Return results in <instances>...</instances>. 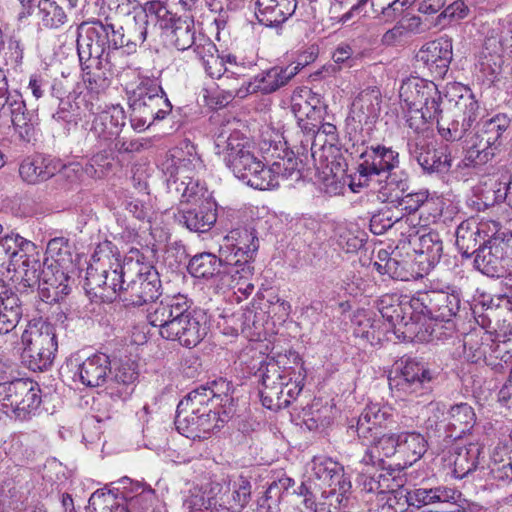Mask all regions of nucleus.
I'll return each instance as SVG.
<instances>
[{
  "label": "nucleus",
  "mask_w": 512,
  "mask_h": 512,
  "mask_svg": "<svg viewBox=\"0 0 512 512\" xmlns=\"http://www.w3.org/2000/svg\"><path fill=\"white\" fill-rule=\"evenodd\" d=\"M84 287L103 302L118 296L126 305L141 306L160 295L161 282L152 267L129 259L121 264L110 241L99 243L86 270Z\"/></svg>",
  "instance_id": "nucleus-1"
},
{
  "label": "nucleus",
  "mask_w": 512,
  "mask_h": 512,
  "mask_svg": "<svg viewBox=\"0 0 512 512\" xmlns=\"http://www.w3.org/2000/svg\"><path fill=\"white\" fill-rule=\"evenodd\" d=\"M399 93L407 106L406 122L418 135L427 129L430 121L436 120L438 132L446 141H459L480 114L474 94L463 86L453 87L447 95L455 108L454 118L450 121L441 116V94L433 82L409 81L402 84Z\"/></svg>",
  "instance_id": "nucleus-2"
},
{
  "label": "nucleus",
  "mask_w": 512,
  "mask_h": 512,
  "mask_svg": "<svg viewBox=\"0 0 512 512\" xmlns=\"http://www.w3.org/2000/svg\"><path fill=\"white\" fill-rule=\"evenodd\" d=\"M191 306L192 301L185 295L168 296L151 303L146 318L151 326L158 328L162 338L193 348L204 339L208 327L205 313Z\"/></svg>",
  "instance_id": "nucleus-3"
},
{
  "label": "nucleus",
  "mask_w": 512,
  "mask_h": 512,
  "mask_svg": "<svg viewBox=\"0 0 512 512\" xmlns=\"http://www.w3.org/2000/svg\"><path fill=\"white\" fill-rule=\"evenodd\" d=\"M400 167V154L392 147L382 144L366 146L360 154L357 172L351 176L349 187L354 193L369 187L375 177H385L387 187L407 190V173Z\"/></svg>",
  "instance_id": "nucleus-4"
},
{
  "label": "nucleus",
  "mask_w": 512,
  "mask_h": 512,
  "mask_svg": "<svg viewBox=\"0 0 512 512\" xmlns=\"http://www.w3.org/2000/svg\"><path fill=\"white\" fill-rule=\"evenodd\" d=\"M23 359L34 372L45 371L53 363L58 348L55 327L42 319L30 321L21 335Z\"/></svg>",
  "instance_id": "nucleus-5"
},
{
  "label": "nucleus",
  "mask_w": 512,
  "mask_h": 512,
  "mask_svg": "<svg viewBox=\"0 0 512 512\" xmlns=\"http://www.w3.org/2000/svg\"><path fill=\"white\" fill-rule=\"evenodd\" d=\"M382 317L392 326L406 327L407 333L413 334L420 342H437L450 338L455 330L452 320L440 321L434 317L423 315V318H417L407 315V305L398 303L390 307L380 309Z\"/></svg>",
  "instance_id": "nucleus-6"
},
{
  "label": "nucleus",
  "mask_w": 512,
  "mask_h": 512,
  "mask_svg": "<svg viewBox=\"0 0 512 512\" xmlns=\"http://www.w3.org/2000/svg\"><path fill=\"white\" fill-rule=\"evenodd\" d=\"M39 384L31 379L0 383V406L24 421L36 414L41 404Z\"/></svg>",
  "instance_id": "nucleus-7"
},
{
  "label": "nucleus",
  "mask_w": 512,
  "mask_h": 512,
  "mask_svg": "<svg viewBox=\"0 0 512 512\" xmlns=\"http://www.w3.org/2000/svg\"><path fill=\"white\" fill-rule=\"evenodd\" d=\"M132 110L141 114L143 123L151 125L172 111V104L157 79H142L132 93Z\"/></svg>",
  "instance_id": "nucleus-8"
},
{
  "label": "nucleus",
  "mask_w": 512,
  "mask_h": 512,
  "mask_svg": "<svg viewBox=\"0 0 512 512\" xmlns=\"http://www.w3.org/2000/svg\"><path fill=\"white\" fill-rule=\"evenodd\" d=\"M381 93L376 88L361 91L352 103L346 118V131L350 139L364 142L362 133L369 135L381 111Z\"/></svg>",
  "instance_id": "nucleus-9"
},
{
  "label": "nucleus",
  "mask_w": 512,
  "mask_h": 512,
  "mask_svg": "<svg viewBox=\"0 0 512 512\" xmlns=\"http://www.w3.org/2000/svg\"><path fill=\"white\" fill-rule=\"evenodd\" d=\"M405 304L407 311L412 309L422 315L447 321L452 320L459 313L461 294L455 287H447L446 290L419 292Z\"/></svg>",
  "instance_id": "nucleus-10"
},
{
  "label": "nucleus",
  "mask_w": 512,
  "mask_h": 512,
  "mask_svg": "<svg viewBox=\"0 0 512 512\" xmlns=\"http://www.w3.org/2000/svg\"><path fill=\"white\" fill-rule=\"evenodd\" d=\"M286 356L279 355L277 359L269 360L261 366V385L260 397L264 407L270 410H278L287 407V400H281L279 396L283 392V387L289 386L292 380V374H296L293 366L286 367Z\"/></svg>",
  "instance_id": "nucleus-11"
},
{
  "label": "nucleus",
  "mask_w": 512,
  "mask_h": 512,
  "mask_svg": "<svg viewBox=\"0 0 512 512\" xmlns=\"http://www.w3.org/2000/svg\"><path fill=\"white\" fill-rule=\"evenodd\" d=\"M180 151H175L171 159H167L163 164L167 177V187L170 192H175L181 198V202L202 204L209 201L207 198V189L199 180L184 175L186 172L185 159L180 155Z\"/></svg>",
  "instance_id": "nucleus-12"
},
{
  "label": "nucleus",
  "mask_w": 512,
  "mask_h": 512,
  "mask_svg": "<svg viewBox=\"0 0 512 512\" xmlns=\"http://www.w3.org/2000/svg\"><path fill=\"white\" fill-rule=\"evenodd\" d=\"M259 249V239L253 227L245 226L232 229L223 239L219 253L224 257L226 266L252 263Z\"/></svg>",
  "instance_id": "nucleus-13"
},
{
  "label": "nucleus",
  "mask_w": 512,
  "mask_h": 512,
  "mask_svg": "<svg viewBox=\"0 0 512 512\" xmlns=\"http://www.w3.org/2000/svg\"><path fill=\"white\" fill-rule=\"evenodd\" d=\"M474 267L488 277L503 276L512 263L509 239L494 238L482 242L474 256Z\"/></svg>",
  "instance_id": "nucleus-14"
},
{
  "label": "nucleus",
  "mask_w": 512,
  "mask_h": 512,
  "mask_svg": "<svg viewBox=\"0 0 512 512\" xmlns=\"http://www.w3.org/2000/svg\"><path fill=\"white\" fill-rule=\"evenodd\" d=\"M436 377L435 371L422 362L410 359L405 362L399 374L389 378V387L395 397L404 400L418 395Z\"/></svg>",
  "instance_id": "nucleus-15"
},
{
  "label": "nucleus",
  "mask_w": 512,
  "mask_h": 512,
  "mask_svg": "<svg viewBox=\"0 0 512 512\" xmlns=\"http://www.w3.org/2000/svg\"><path fill=\"white\" fill-rule=\"evenodd\" d=\"M215 152L223 157L234 175H243L240 171H244L245 164L253 163L255 157L254 145L239 132L230 133L227 137L219 134L215 139Z\"/></svg>",
  "instance_id": "nucleus-16"
},
{
  "label": "nucleus",
  "mask_w": 512,
  "mask_h": 512,
  "mask_svg": "<svg viewBox=\"0 0 512 512\" xmlns=\"http://www.w3.org/2000/svg\"><path fill=\"white\" fill-rule=\"evenodd\" d=\"M9 117L18 133L29 136L33 128V114L27 108L18 90H9L6 76L0 73V118Z\"/></svg>",
  "instance_id": "nucleus-17"
},
{
  "label": "nucleus",
  "mask_w": 512,
  "mask_h": 512,
  "mask_svg": "<svg viewBox=\"0 0 512 512\" xmlns=\"http://www.w3.org/2000/svg\"><path fill=\"white\" fill-rule=\"evenodd\" d=\"M107 32L101 21L82 25L77 37V52L82 70L101 66V58L106 51L104 39Z\"/></svg>",
  "instance_id": "nucleus-18"
},
{
  "label": "nucleus",
  "mask_w": 512,
  "mask_h": 512,
  "mask_svg": "<svg viewBox=\"0 0 512 512\" xmlns=\"http://www.w3.org/2000/svg\"><path fill=\"white\" fill-rule=\"evenodd\" d=\"M394 416V409L391 406L369 403L357 418L356 423L349 426V430L355 432L362 442L372 440V437L380 435L383 429L395 422Z\"/></svg>",
  "instance_id": "nucleus-19"
},
{
  "label": "nucleus",
  "mask_w": 512,
  "mask_h": 512,
  "mask_svg": "<svg viewBox=\"0 0 512 512\" xmlns=\"http://www.w3.org/2000/svg\"><path fill=\"white\" fill-rule=\"evenodd\" d=\"M160 8L162 5L159 2H149L144 7H136L134 13L126 17L123 26L130 51L135 52L137 47L146 40L150 29L157 22L160 24V16H158Z\"/></svg>",
  "instance_id": "nucleus-20"
},
{
  "label": "nucleus",
  "mask_w": 512,
  "mask_h": 512,
  "mask_svg": "<svg viewBox=\"0 0 512 512\" xmlns=\"http://www.w3.org/2000/svg\"><path fill=\"white\" fill-rule=\"evenodd\" d=\"M125 123L126 115L124 109L119 105L111 106L95 115L86 141H98L100 149L103 146H108L114 139L120 136Z\"/></svg>",
  "instance_id": "nucleus-21"
},
{
  "label": "nucleus",
  "mask_w": 512,
  "mask_h": 512,
  "mask_svg": "<svg viewBox=\"0 0 512 512\" xmlns=\"http://www.w3.org/2000/svg\"><path fill=\"white\" fill-rule=\"evenodd\" d=\"M407 151L424 171L446 172L451 167V158L446 149L435 148L420 135L408 138Z\"/></svg>",
  "instance_id": "nucleus-22"
},
{
  "label": "nucleus",
  "mask_w": 512,
  "mask_h": 512,
  "mask_svg": "<svg viewBox=\"0 0 512 512\" xmlns=\"http://www.w3.org/2000/svg\"><path fill=\"white\" fill-rule=\"evenodd\" d=\"M160 28L167 32L171 44L180 51L191 48L197 41L192 16H177L164 6L158 10Z\"/></svg>",
  "instance_id": "nucleus-23"
},
{
  "label": "nucleus",
  "mask_w": 512,
  "mask_h": 512,
  "mask_svg": "<svg viewBox=\"0 0 512 512\" xmlns=\"http://www.w3.org/2000/svg\"><path fill=\"white\" fill-rule=\"evenodd\" d=\"M422 214L411 216H394L389 209L382 210L372 216L370 220V230L375 235H381L388 229L395 228L400 232V243H410L412 236L420 233Z\"/></svg>",
  "instance_id": "nucleus-24"
},
{
  "label": "nucleus",
  "mask_w": 512,
  "mask_h": 512,
  "mask_svg": "<svg viewBox=\"0 0 512 512\" xmlns=\"http://www.w3.org/2000/svg\"><path fill=\"white\" fill-rule=\"evenodd\" d=\"M452 40L445 36L424 44L416 54V60L422 63L435 77L442 78L448 71L452 60Z\"/></svg>",
  "instance_id": "nucleus-25"
},
{
  "label": "nucleus",
  "mask_w": 512,
  "mask_h": 512,
  "mask_svg": "<svg viewBox=\"0 0 512 512\" xmlns=\"http://www.w3.org/2000/svg\"><path fill=\"white\" fill-rule=\"evenodd\" d=\"M224 421L225 419L220 417L219 411H204V413L201 411L197 414L176 415L175 417L178 432L193 440L208 438L211 432L219 429Z\"/></svg>",
  "instance_id": "nucleus-26"
},
{
  "label": "nucleus",
  "mask_w": 512,
  "mask_h": 512,
  "mask_svg": "<svg viewBox=\"0 0 512 512\" xmlns=\"http://www.w3.org/2000/svg\"><path fill=\"white\" fill-rule=\"evenodd\" d=\"M423 215V212L421 213ZM429 224V218L421 219L420 233L412 236L409 244L414 245V251L418 254V262L423 266L422 271H429L441 259L443 253V242L440 235L435 231L426 232V226Z\"/></svg>",
  "instance_id": "nucleus-27"
},
{
  "label": "nucleus",
  "mask_w": 512,
  "mask_h": 512,
  "mask_svg": "<svg viewBox=\"0 0 512 512\" xmlns=\"http://www.w3.org/2000/svg\"><path fill=\"white\" fill-rule=\"evenodd\" d=\"M324 104L320 95L310 89H301L291 97V112L297 120L298 127L314 126L317 128L323 115Z\"/></svg>",
  "instance_id": "nucleus-28"
},
{
  "label": "nucleus",
  "mask_w": 512,
  "mask_h": 512,
  "mask_svg": "<svg viewBox=\"0 0 512 512\" xmlns=\"http://www.w3.org/2000/svg\"><path fill=\"white\" fill-rule=\"evenodd\" d=\"M69 277L60 268L58 263H48L46 259L42 269V277L39 282L38 290L42 301L46 303H57L69 294Z\"/></svg>",
  "instance_id": "nucleus-29"
},
{
  "label": "nucleus",
  "mask_w": 512,
  "mask_h": 512,
  "mask_svg": "<svg viewBox=\"0 0 512 512\" xmlns=\"http://www.w3.org/2000/svg\"><path fill=\"white\" fill-rule=\"evenodd\" d=\"M221 491L218 495L221 512H241L249 503L252 485L250 481L239 476L219 482Z\"/></svg>",
  "instance_id": "nucleus-30"
},
{
  "label": "nucleus",
  "mask_w": 512,
  "mask_h": 512,
  "mask_svg": "<svg viewBox=\"0 0 512 512\" xmlns=\"http://www.w3.org/2000/svg\"><path fill=\"white\" fill-rule=\"evenodd\" d=\"M408 495L410 507L423 510H437L444 504L455 503L460 497V493L456 489L442 485L408 488Z\"/></svg>",
  "instance_id": "nucleus-31"
},
{
  "label": "nucleus",
  "mask_w": 512,
  "mask_h": 512,
  "mask_svg": "<svg viewBox=\"0 0 512 512\" xmlns=\"http://www.w3.org/2000/svg\"><path fill=\"white\" fill-rule=\"evenodd\" d=\"M111 373V361L104 353H95L77 366L74 379L86 387L96 388L104 385Z\"/></svg>",
  "instance_id": "nucleus-32"
},
{
  "label": "nucleus",
  "mask_w": 512,
  "mask_h": 512,
  "mask_svg": "<svg viewBox=\"0 0 512 512\" xmlns=\"http://www.w3.org/2000/svg\"><path fill=\"white\" fill-rule=\"evenodd\" d=\"M255 16L267 27H279L291 18L297 8V0H257Z\"/></svg>",
  "instance_id": "nucleus-33"
},
{
  "label": "nucleus",
  "mask_w": 512,
  "mask_h": 512,
  "mask_svg": "<svg viewBox=\"0 0 512 512\" xmlns=\"http://www.w3.org/2000/svg\"><path fill=\"white\" fill-rule=\"evenodd\" d=\"M476 423V414L468 403H457L447 410L445 437L461 439L469 433Z\"/></svg>",
  "instance_id": "nucleus-34"
},
{
  "label": "nucleus",
  "mask_w": 512,
  "mask_h": 512,
  "mask_svg": "<svg viewBox=\"0 0 512 512\" xmlns=\"http://www.w3.org/2000/svg\"><path fill=\"white\" fill-rule=\"evenodd\" d=\"M301 69V64H290L286 67H273L263 71L252 80L253 92L269 94L285 86Z\"/></svg>",
  "instance_id": "nucleus-35"
},
{
  "label": "nucleus",
  "mask_w": 512,
  "mask_h": 512,
  "mask_svg": "<svg viewBox=\"0 0 512 512\" xmlns=\"http://www.w3.org/2000/svg\"><path fill=\"white\" fill-rule=\"evenodd\" d=\"M62 168L63 164L57 159L36 156L23 160L19 168V174L25 182L36 184L48 180Z\"/></svg>",
  "instance_id": "nucleus-36"
},
{
  "label": "nucleus",
  "mask_w": 512,
  "mask_h": 512,
  "mask_svg": "<svg viewBox=\"0 0 512 512\" xmlns=\"http://www.w3.org/2000/svg\"><path fill=\"white\" fill-rule=\"evenodd\" d=\"M177 220L190 231L207 232L217 221L215 203L206 201L195 208L179 211Z\"/></svg>",
  "instance_id": "nucleus-37"
},
{
  "label": "nucleus",
  "mask_w": 512,
  "mask_h": 512,
  "mask_svg": "<svg viewBox=\"0 0 512 512\" xmlns=\"http://www.w3.org/2000/svg\"><path fill=\"white\" fill-rule=\"evenodd\" d=\"M244 70V66H239L234 62L225 75L219 79L218 87L225 94L224 99L227 102L235 97L243 99L254 93L252 80L243 73Z\"/></svg>",
  "instance_id": "nucleus-38"
},
{
  "label": "nucleus",
  "mask_w": 512,
  "mask_h": 512,
  "mask_svg": "<svg viewBox=\"0 0 512 512\" xmlns=\"http://www.w3.org/2000/svg\"><path fill=\"white\" fill-rule=\"evenodd\" d=\"M465 157L464 162L466 166H483L495 157L498 150L488 142L486 138L480 136L477 132H470V129L465 133Z\"/></svg>",
  "instance_id": "nucleus-39"
},
{
  "label": "nucleus",
  "mask_w": 512,
  "mask_h": 512,
  "mask_svg": "<svg viewBox=\"0 0 512 512\" xmlns=\"http://www.w3.org/2000/svg\"><path fill=\"white\" fill-rule=\"evenodd\" d=\"M219 482H210L202 488H194L184 500L183 506L188 512H221L218 495Z\"/></svg>",
  "instance_id": "nucleus-40"
},
{
  "label": "nucleus",
  "mask_w": 512,
  "mask_h": 512,
  "mask_svg": "<svg viewBox=\"0 0 512 512\" xmlns=\"http://www.w3.org/2000/svg\"><path fill=\"white\" fill-rule=\"evenodd\" d=\"M483 446L478 443H469L464 447H457L451 454L449 464L453 466L452 473L455 478L462 479L475 471L480 464Z\"/></svg>",
  "instance_id": "nucleus-41"
},
{
  "label": "nucleus",
  "mask_w": 512,
  "mask_h": 512,
  "mask_svg": "<svg viewBox=\"0 0 512 512\" xmlns=\"http://www.w3.org/2000/svg\"><path fill=\"white\" fill-rule=\"evenodd\" d=\"M224 257H219L209 252H203L193 256L187 266L188 272L195 278L212 279L227 273Z\"/></svg>",
  "instance_id": "nucleus-42"
},
{
  "label": "nucleus",
  "mask_w": 512,
  "mask_h": 512,
  "mask_svg": "<svg viewBox=\"0 0 512 512\" xmlns=\"http://www.w3.org/2000/svg\"><path fill=\"white\" fill-rule=\"evenodd\" d=\"M24 245L29 246L30 242L19 235L12 234L0 238V275L14 271L18 267L19 260L24 257Z\"/></svg>",
  "instance_id": "nucleus-43"
},
{
  "label": "nucleus",
  "mask_w": 512,
  "mask_h": 512,
  "mask_svg": "<svg viewBox=\"0 0 512 512\" xmlns=\"http://www.w3.org/2000/svg\"><path fill=\"white\" fill-rule=\"evenodd\" d=\"M245 164L243 175H235L246 185L258 190H270L276 188L275 175L266 167L256 156L253 157V163Z\"/></svg>",
  "instance_id": "nucleus-44"
},
{
  "label": "nucleus",
  "mask_w": 512,
  "mask_h": 512,
  "mask_svg": "<svg viewBox=\"0 0 512 512\" xmlns=\"http://www.w3.org/2000/svg\"><path fill=\"white\" fill-rule=\"evenodd\" d=\"M245 164L243 175H235L246 185L258 190H270L276 188L275 175L266 167L256 156L253 157V163Z\"/></svg>",
  "instance_id": "nucleus-45"
},
{
  "label": "nucleus",
  "mask_w": 512,
  "mask_h": 512,
  "mask_svg": "<svg viewBox=\"0 0 512 512\" xmlns=\"http://www.w3.org/2000/svg\"><path fill=\"white\" fill-rule=\"evenodd\" d=\"M22 316V306L18 295L0 293V335L12 332Z\"/></svg>",
  "instance_id": "nucleus-46"
},
{
  "label": "nucleus",
  "mask_w": 512,
  "mask_h": 512,
  "mask_svg": "<svg viewBox=\"0 0 512 512\" xmlns=\"http://www.w3.org/2000/svg\"><path fill=\"white\" fill-rule=\"evenodd\" d=\"M321 490L323 498L331 499L330 505L335 502L339 508L347 507L352 493V483L344 467Z\"/></svg>",
  "instance_id": "nucleus-47"
},
{
  "label": "nucleus",
  "mask_w": 512,
  "mask_h": 512,
  "mask_svg": "<svg viewBox=\"0 0 512 512\" xmlns=\"http://www.w3.org/2000/svg\"><path fill=\"white\" fill-rule=\"evenodd\" d=\"M408 263L398 260L387 250L380 249L373 262V268L381 275H387L392 279L407 281L413 274L407 268Z\"/></svg>",
  "instance_id": "nucleus-48"
},
{
  "label": "nucleus",
  "mask_w": 512,
  "mask_h": 512,
  "mask_svg": "<svg viewBox=\"0 0 512 512\" xmlns=\"http://www.w3.org/2000/svg\"><path fill=\"white\" fill-rule=\"evenodd\" d=\"M217 406L212 401V395H208L205 386H200L189 392L178 404L176 415H190L201 411H217Z\"/></svg>",
  "instance_id": "nucleus-49"
},
{
  "label": "nucleus",
  "mask_w": 512,
  "mask_h": 512,
  "mask_svg": "<svg viewBox=\"0 0 512 512\" xmlns=\"http://www.w3.org/2000/svg\"><path fill=\"white\" fill-rule=\"evenodd\" d=\"M122 500L126 512H148L155 501V491L136 483L130 491L122 493Z\"/></svg>",
  "instance_id": "nucleus-50"
},
{
  "label": "nucleus",
  "mask_w": 512,
  "mask_h": 512,
  "mask_svg": "<svg viewBox=\"0 0 512 512\" xmlns=\"http://www.w3.org/2000/svg\"><path fill=\"white\" fill-rule=\"evenodd\" d=\"M492 339V335L488 333H484L482 337H479L476 333L466 334L462 340H459L463 348V357L471 363H479L480 361L485 363Z\"/></svg>",
  "instance_id": "nucleus-51"
},
{
  "label": "nucleus",
  "mask_w": 512,
  "mask_h": 512,
  "mask_svg": "<svg viewBox=\"0 0 512 512\" xmlns=\"http://www.w3.org/2000/svg\"><path fill=\"white\" fill-rule=\"evenodd\" d=\"M485 364L498 373L512 367V340L496 341L492 339Z\"/></svg>",
  "instance_id": "nucleus-52"
},
{
  "label": "nucleus",
  "mask_w": 512,
  "mask_h": 512,
  "mask_svg": "<svg viewBox=\"0 0 512 512\" xmlns=\"http://www.w3.org/2000/svg\"><path fill=\"white\" fill-rule=\"evenodd\" d=\"M399 454L405 459V464L412 465L419 460L427 449L423 435L417 432L399 433Z\"/></svg>",
  "instance_id": "nucleus-53"
},
{
  "label": "nucleus",
  "mask_w": 512,
  "mask_h": 512,
  "mask_svg": "<svg viewBox=\"0 0 512 512\" xmlns=\"http://www.w3.org/2000/svg\"><path fill=\"white\" fill-rule=\"evenodd\" d=\"M480 244L482 242L476 230V220L461 222L456 229V245L462 256L466 258L475 256Z\"/></svg>",
  "instance_id": "nucleus-54"
},
{
  "label": "nucleus",
  "mask_w": 512,
  "mask_h": 512,
  "mask_svg": "<svg viewBox=\"0 0 512 512\" xmlns=\"http://www.w3.org/2000/svg\"><path fill=\"white\" fill-rule=\"evenodd\" d=\"M390 190L395 191L394 196H392V202H397L398 206L402 211L408 213L407 216L417 215L416 212L424 206L421 210V213H424L426 208L425 202L427 201L428 194L425 191L414 192L410 190L409 185V177L407 176V190L402 191L401 189H397L396 187H389Z\"/></svg>",
  "instance_id": "nucleus-55"
},
{
  "label": "nucleus",
  "mask_w": 512,
  "mask_h": 512,
  "mask_svg": "<svg viewBox=\"0 0 512 512\" xmlns=\"http://www.w3.org/2000/svg\"><path fill=\"white\" fill-rule=\"evenodd\" d=\"M300 157L295 156V151H287L283 157H279L277 161L268 167L271 174L275 175L276 187L279 186V178L283 179H295L298 180L301 177L299 170Z\"/></svg>",
  "instance_id": "nucleus-56"
},
{
  "label": "nucleus",
  "mask_w": 512,
  "mask_h": 512,
  "mask_svg": "<svg viewBox=\"0 0 512 512\" xmlns=\"http://www.w3.org/2000/svg\"><path fill=\"white\" fill-rule=\"evenodd\" d=\"M227 274L231 276L233 288L245 297H248L254 291V283L252 278L254 275V267L250 263H242L237 266H227Z\"/></svg>",
  "instance_id": "nucleus-57"
},
{
  "label": "nucleus",
  "mask_w": 512,
  "mask_h": 512,
  "mask_svg": "<svg viewBox=\"0 0 512 512\" xmlns=\"http://www.w3.org/2000/svg\"><path fill=\"white\" fill-rule=\"evenodd\" d=\"M365 233L357 227L339 224L335 229L338 246L346 253L357 252L364 244Z\"/></svg>",
  "instance_id": "nucleus-58"
},
{
  "label": "nucleus",
  "mask_w": 512,
  "mask_h": 512,
  "mask_svg": "<svg viewBox=\"0 0 512 512\" xmlns=\"http://www.w3.org/2000/svg\"><path fill=\"white\" fill-rule=\"evenodd\" d=\"M509 126L510 119L505 114H497L484 121L476 132L499 150L502 135Z\"/></svg>",
  "instance_id": "nucleus-59"
},
{
  "label": "nucleus",
  "mask_w": 512,
  "mask_h": 512,
  "mask_svg": "<svg viewBox=\"0 0 512 512\" xmlns=\"http://www.w3.org/2000/svg\"><path fill=\"white\" fill-rule=\"evenodd\" d=\"M43 266L44 262L40 261L38 254L24 253V257L19 260L18 267L13 272L21 275L26 286L33 287L41 281Z\"/></svg>",
  "instance_id": "nucleus-60"
},
{
  "label": "nucleus",
  "mask_w": 512,
  "mask_h": 512,
  "mask_svg": "<svg viewBox=\"0 0 512 512\" xmlns=\"http://www.w3.org/2000/svg\"><path fill=\"white\" fill-rule=\"evenodd\" d=\"M205 390L208 395H212V401L217 407L224 408L223 414L225 417H229L231 408L226 409L227 406L232 405L233 398V385L231 382L224 378H219L212 381L209 386H205Z\"/></svg>",
  "instance_id": "nucleus-61"
},
{
  "label": "nucleus",
  "mask_w": 512,
  "mask_h": 512,
  "mask_svg": "<svg viewBox=\"0 0 512 512\" xmlns=\"http://www.w3.org/2000/svg\"><path fill=\"white\" fill-rule=\"evenodd\" d=\"M342 468L340 463L329 457L315 456L312 460L311 476L319 482L318 486L322 489Z\"/></svg>",
  "instance_id": "nucleus-62"
},
{
  "label": "nucleus",
  "mask_w": 512,
  "mask_h": 512,
  "mask_svg": "<svg viewBox=\"0 0 512 512\" xmlns=\"http://www.w3.org/2000/svg\"><path fill=\"white\" fill-rule=\"evenodd\" d=\"M38 16L43 27L58 29L67 22V15L56 2H38Z\"/></svg>",
  "instance_id": "nucleus-63"
},
{
  "label": "nucleus",
  "mask_w": 512,
  "mask_h": 512,
  "mask_svg": "<svg viewBox=\"0 0 512 512\" xmlns=\"http://www.w3.org/2000/svg\"><path fill=\"white\" fill-rule=\"evenodd\" d=\"M489 469L496 480H512V455H508L505 449H495Z\"/></svg>",
  "instance_id": "nucleus-64"
}]
</instances>
